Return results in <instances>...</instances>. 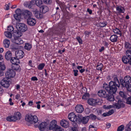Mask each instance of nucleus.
Masks as SVG:
<instances>
[{
    "mask_svg": "<svg viewBox=\"0 0 131 131\" xmlns=\"http://www.w3.org/2000/svg\"><path fill=\"white\" fill-rule=\"evenodd\" d=\"M112 78H113V81H111L108 84L105 83L103 84V88L106 91L101 90L98 92L100 96L106 98L107 100L110 101H113L115 100L113 94H115L117 91V87L119 88L121 85L117 75L112 74Z\"/></svg>",
    "mask_w": 131,
    "mask_h": 131,
    "instance_id": "obj_1",
    "label": "nucleus"
},
{
    "mask_svg": "<svg viewBox=\"0 0 131 131\" xmlns=\"http://www.w3.org/2000/svg\"><path fill=\"white\" fill-rule=\"evenodd\" d=\"M119 82L122 88L126 87L128 91H131V84H130L131 82V77L130 76H126L124 79L121 78Z\"/></svg>",
    "mask_w": 131,
    "mask_h": 131,
    "instance_id": "obj_2",
    "label": "nucleus"
},
{
    "mask_svg": "<svg viewBox=\"0 0 131 131\" xmlns=\"http://www.w3.org/2000/svg\"><path fill=\"white\" fill-rule=\"evenodd\" d=\"M50 121L49 120L46 119L45 120V121L42 122L40 124L39 123H38V124H34V127L35 128L38 127L39 130L41 131H43L46 128L49 124Z\"/></svg>",
    "mask_w": 131,
    "mask_h": 131,
    "instance_id": "obj_3",
    "label": "nucleus"
},
{
    "mask_svg": "<svg viewBox=\"0 0 131 131\" xmlns=\"http://www.w3.org/2000/svg\"><path fill=\"white\" fill-rule=\"evenodd\" d=\"M25 120L31 124H34L37 123L38 118L36 115H32L30 114H27L25 117Z\"/></svg>",
    "mask_w": 131,
    "mask_h": 131,
    "instance_id": "obj_4",
    "label": "nucleus"
},
{
    "mask_svg": "<svg viewBox=\"0 0 131 131\" xmlns=\"http://www.w3.org/2000/svg\"><path fill=\"white\" fill-rule=\"evenodd\" d=\"M116 99L118 100L117 103L114 104V106L116 107V108L119 109L121 108H124L125 106V104L123 103V100H121L120 96L119 95L117 96Z\"/></svg>",
    "mask_w": 131,
    "mask_h": 131,
    "instance_id": "obj_5",
    "label": "nucleus"
},
{
    "mask_svg": "<svg viewBox=\"0 0 131 131\" xmlns=\"http://www.w3.org/2000/svg\"><path fill=\"white\" fill-rule=\"evenodd\" d=\"M16 27L17 30L21 32H25L28 29L27 26L23 23H17Z\"/></svg>",
    "mask_w": 131,
    "mask_h": 131,
    "instance_id": "obj_6",
    "label": "nucleus"
},
{
    "mask_svg": "<svg viewBox=\"0 0 131 131\" xmlns=\"http://www.w3.org/2000/svg\"><path fill=\"white\" fill-rule=\"evenodd\" d=\"M15 75V72L10 68L7 69L5 73V77L7 78V79H10V78H14Z\"/></svg>",
    "mask_w": 131,
    "mask_h": 131,
    "instance_id": "obj_7",
    "label": "nucleus"
},
{
    "mask_svg": "<svg viewBox=\"0 0 131 131\" xmlns=\"http://www.w3.org/2000/svg\"><path fill=\"white\" fill-rule=\"evenodd\" d=\"M15 13L16 14L13 15L14 17L18 22H20L22 14V10L21 11L20 9L17 8L15 10Z\"/></svg>",
    "mask_w": 131,
    "mask_h": 131,
    "instance_id": "obj_8",
    "label": "nucleus"
},
{
    "mask_svg": "<svg viewBox=\"0 0 131 131\" xmlns=\"http://www.w3.org/2000/svg\"><path fill=\"white\" fill-rule=\"evenodd\" d=\"M22 14L21 17L23 16L25 19H27L32 16V13L27 10H22Z\"/></svg>",
    "mask_w": 131,
    "mask_h": 131,
    "instance_id": "obj_9",
    "label": "nucleus"
},
{
    "mask_svg": "<svg viewBox=\"0 0 131 131\" xmlns=\"http://www.w3.org/2000/svg\"><path fill=\"white\" fill-rule=\"evenodd\" d=\"M9 79H7V78L5 77L2 80L1 82V85L3 87L6 88H8L9 85V81L8 80Z\"/></svg>",
    "mask_w": 131,
    "mask_h": 131,
    "instance_id": "obj_10",
    "label": "nucleus"
},
{
    "mask_svg": "<svg viewBox=\"0 0 131 131\" xmlns=\"http://www.w3.org/2000/svg\"><path fill=\"white\" fill-rule=\"evenodd\" d=\"M68 119L71 122L75 124V121H77V115H75L74 112H72L70 113L68 115Z\"/></svg>",
    "mask_w": 131,
    "mask_h": 131,
    "instance_id": "obj_11",
    "label": "nucleus"
},
{
    "mask_svg": "<svg viewBox=\"0 0 131 131\" xmlns=\"http://www.w3.org/2000/svg\"><path fill=\"white\" fill-rule=\"evenodd\" d=\"M87 103L89 104L91 106H95L97 104L98 102L97 99L91 98L88 100Z\"/></svg>",
    "mask_w": 131,
    "mask_h": 131,
    "instance_id": "obj_12",
    "label": "nucleus"
},
{
    "mask_svg": "<svg viewBox=\"0 0 131 131\" xmlns=\"http://www.w3.org/2000/svg\"><path fill=\"white\" fill-rule=\"evenodd\" d=\"M27 23L29 25L33 26L35 25L36 21L35 19L30 17L27 19Z\"/></svg>",
    "mask_w": 131,
    "mask_h": 131,
    "instance_id": "obj_13",
    "label": "nucleus"
},
{
    "mask_svg": "<svg viewBox=\"0 0 131 131\" xmlns=\"http://www.w3.org/2000/svg\"><path fill=\"white\" fill-rule=\"evenodd\" d=\"M11 41L13 43L18 45L22 44L23 43V40L19 38L13 37L11 39Z\"/></svg>",
    "mask_w": 131,
    "mask_h": 131,
    "instance_id": "obj_14",
    "label": "nucleus"
},
{
    "mask_svg": "<svg viewBox=\"0 0 131 131\" xmlns=\"http://www.w3.org/2000/svg\"><path fill=\"white\" fill-rule=\"evenodd\" d=\"M34 14H35V17L38 19H41L43 18V15L41 14L40 11H38L37 9H36L33 12Z\"/></svg>",
    "mask_w": 131,
    "mask_h": 131,
    "instance_id": "obj_15",
    "label": "nucleus"
},
{
    "mask_svg": "<svg viewBox=\"0 0 131 131\" xmlns=\"http://www.w3.org/2000/svg\"><path fill=\"white\" fill-rule=\"evenodd\" d=\"M39 10L41 13L45 14L49 10L48 7L46 5H42L39 8Z\"/></svg>",
    "mask_w": 131,
    "mask_h": 131,
    "instance_id": "obj_16",
    "label": "nucleus"
},
{
    "mask_svg": "<svg viewBox=\"0 0 131 131\" xmlns=\"http://www.w3.org/2000/svg\"><path fill=\"white\" fill-rule=\"evenodd\" d=\"M122 62L125 64L128 63L131 65V58H129L127 56H124L122 58Z\"/></svg>",
    "mask_w": 131,
    "mask_h": 131,
    "instance_id": "obj_17",
    "label": "nucleus"
},
{
    "mask_svg": "<svg viewBox=\"0 0 131 131\" xmlns=\"http://www.w3.org/2000/svg\"><path fill=\"white\" fill-rule=\"evenodd\" d=\"M60 124L62 126L65 128L69 127V123L68 121L63 119L60 121Z\"/></svg>",
    "mask_w": 131,
    "mask_h": 131,
    "instance_id": "obj_18",
    "label": "nucleus"
},
{
    "mask_svg": "<svg viewBox=\"0 0 131 131\" xmlns=\"http://www.w3.org/2000/svg\"><path fill=\"white\" fill-rule=\"evenodd\" d=\"M75 110L77 113H81L84 110L83 107L81 105H77L75 107Z\"/></svg>",
    "mask_w": 131,
    "mask_h": 131,
    "instance_id": "obj_19",
    "label": "nucleus"
},
{
    "mask_svg": "<svg viewBox=\"0 0 131 131\" xmlns=\"http://www.w3.org/2000/svg\"><path fill=\"white\" fill-rule=\"evenodd\" d=\"M13 37L16 38H19L22 35V33L18 30H14L13 34Z\"/></svg>",
    "mask_w": 131,
    "mask_h": 131,
    "instance_id": "obj_20",
    "label": "nucleus"
},
{
    "mask_svg": "<svg viewBox=\"0 0 131 131\" xmlns=\"http://www.w3.org/2000/svg\"><path fill=\"white\" fill-rule=\"evenodd\" d=\"M5 57L7 60H9L12 57V54L10 51H7L5 54Z\"/></svg>",
    "mask_w": 131,
    "mask_h": 131,
    "instance_id": "obj_21",
    "label": "nucleus"
},
{
    "mask_svg": "<svg viewBox=\"0 0 131 131\" xmlns=\"http://www.w3.org/2000/svg\"><path fill=\"white\" fill-rule=\"evenodd\" d=\"M116 10L119 13H124L125 10L124 7H122V6H118L117 5H116Z\"/></svg>",
    "mask_w": 131,
    "mask_h": 131,
    "instance_id": "obj_22",
    "label": "nucleus"
},
{
    "mask_svg": "<svg viewBox=\"0 0 131 131\" xmlns=\"http://www.w3.org/2000/svg\"><path fill=\"white\" fill-rule=\"evenodd\" d=\"M15 56V57H12L9 60L10 62L14 65L18 64L17 63V60H19V58H17L18 56L16 55Z\"/></svg>",
    "mask_w": 131,
    "mask_h": 131,
    "instance_id": "obj_23",
    "label": "nucleus"
},
{
    "mask_svg": "<svg viewBox=\"0 0 131 131\" xmlns=\"http://www.w3.org/2000/svg\"><path fill=\"white\" fill-rule=\"evenodd\" d=\"M6 119L8 121L10 122H15L17 120L16 117L14 115L9 116L6 118Z\"/></svg>",
    "mask_w": 131,
    "mask_h": 131,
    "instance_id": "obj_24",
    "label": "nucleus"
},
{
    "mask_svg": "<svg viewBox=\"0 0 131 131\" xmlns=\"http://www.w3.org/2000/svg\"><path fill=\"white\" fill-rule=\"evenodd\" d=\"M89 120V118L88 116H85L82 117V119L80 120V122L83 124H86L88 123Z\"/></svg>",
    "mask_w": 131,
    "mask_h": 131,
    "instance_id": "obj_25",
    "label": "nucleus"
},
{
    "mask_svg": "<svg viewBox=\"0 0 131 131\" xmlns=\"http://www.w3.org/2000/svg\"><path fill=\"white\" fill-rule=\"evenodd\" d=\"M59 5L62 11H67L66 10L67 7L64 2H60L59 3Z\"/></svg>",
    "mask_w": 131,
    "mask_h": 131,
    "instance_id": "obj_26",
    "label": "nucleus"
},
{
    "mask_svg": "<svg viewBox=\"0 0 131 131\" xmlns=\"http://www.w3.org/2000/svg\"><path fill=\"white\" fill-rule=\"evenodd\" d=\"M15 56L17 54L19 56L20 58H22L24 56V52L21 50H18L15 52Z\"/></svg>",
    "mask_w": 131,
    "mask_h": 131,
    "instance_id": "obj_27",
    "label": "nucleus"
},
{
    "mask_svg": "<svg viewBox=\"0 0 131 131\" xmlns=\"http://www.w3.org/2000/svg\"><path fill=\"white\" fill-rule=\"evenodd\" d=\"M4 46L6 48H7L9 46L10 42L9 40L7 39H5L3 42Z\"/></svg>",
    "mask_w": 131,
    "mask_h": 131,
    "instance_id": "obj_28",
    "label": "nucleus"
},
{
    "mask_svg": "<svg viewBox=\"0 0 131 131\" xmlns=\"http://www.w3.org/2000/svg\"><path fill=\"white\" fill-rule=\"evenodd\" d=\"M14 115L16 117L17 120L20 119L21 117V114L19 112H15Z\"/></svg>",
    "mask_w": 131,
    "mask_h": 131,
    "instance_id": "obj_29",
    "label": "nucleus"
},
{
    "mask_svg": "<svg viewBox=\"0 0 131 131\" xmlns=\"http://www.w3.org/2000/svg\"><path fill=\"white\" fill-rule=\"evenodd\" d=\"M119 94L120 96L123 98L122 100L124 102V100H126L127 98V95L124 93L122 91H120Z\"/></svg>",
    "mask_w": 131,
    "mask_h": 131,
    "instance_id": "obj_30",
    "label": "nucleus"
},
{
    "mask_svg": "<svg viewBox=\"0 0 131 131\" xmlns=\"http://www.w3.org/2000/svg\"><path fill=\"white\" fill-rule=\"evenodd\" d=\"M24 47L25 49L29 51L32 48V45L29 43H26L25 44Z\"/></svg>",
    "mask_w": 131,
    "mask_h": 131,
    "instance_id": "obj_31",
    "label": "nucleus"
},
{
    "mask_svg": "<svg viewBox=\"0 0 131 131\" xmlns=\"http://www.w3.org/2000/svg\"><path fill=\"white\" fill-rule=\"evenodd\" d=\"M14 65L16 66V67L15 68L14 67H12V69L13 70H14L16 71L18 70L19 72H20L21 69V67L18 64Z\"/></svg>",
    "mask_w": 131,
    "mask_h": 131,
    "instance_id": "obj_32",
    "label": "nucleus"
},
{
    "mask_svg": "<svg viewBox=\"0 0 131 131\" xmlns=\"http://www.w3.org/2000/svg\"><path fill=\"white\" fill-rule=\"evenodd\" d=\"M4 34L5 36L8 38H13L12 37V34L11 32L9 31H5L4 32Z\"/></svg>",
    "mask_w": 131,
    "mask_h": 131,
    "instance_id": "obj_33",
    "label": "nucleus"
},
{
    "mask_svg": "<svg viewBox=\"0 0 131 131\" xmlns=\"http://www.w3.org/2000/svg\"><path fill=\"white\" fill-rule=\"evenodd\" d=\"M125 131H131V121H130L125 127Z\"/></svg>",
    "mask_w": 131,
    "mask_h": 131,
    "instance_id": "obj_34",
    "label": "nucleus"
},
{
    "mask_svg": "<svg viewBox=\"0 0 131 131\" xmlns=\"http://www.w3.org/2000/svg\"><path fill=\"white\" fill-rule=\"evenodd\" d=\"M117 36H116V37H115L111 36L110 38V40L112 42H117Z\"/></svg>",
    "mask_w": 131,
    "mask_h": 131,
    "instance_id": "obj_35",
    "label": "nucleus"
},
{
    "mask_svg": "<svg viewBox=\"0 0 131 131\" xmlns=\"http://www.w3.org/2000/svg\"><path fill=\"white\" fill-rule=\"evenodd\" d=\"M43 2L42 0H36V5L39 8L40 7L43 5Z\"/></svg>",
    "mask_w": 131,
    "mask_h": 131,
    "instance_id": "obj_36",
    "label": "nucleus"
},
{
    "mask_svg": "<svg viewBox=\"0 0 131 131\" xmlns=\"http://www.w3.org/2000/svg\"><path fill=\"white\" fill-rule=\"evenodd\" d=\"M90 96V94L89 93H86V92L84 93V95L82 97V99L84 100H85L87 99V98Z\"/></svg>",
    "mask_w": 131,
    "mask_h": 131,
    "instance_id": "obj_37",
    "label": "nucleus"
},
{
    "mask_svg": "<svg viewBox=\"0 0 131 131\" xmlns=\"http://www.w3.org/2000/svg\"><path fill=\"white\" fill-rule=\"evenodd\" d=\"M125 47L128 50H130L131 48V44L129 42L125 41L124 43Z\"/></svg>",
    "mask_w": 131,
    "mask_h": 131,
    "instance_id": "obj_38",
    "label": "nucleus"
},
{
    "mask_svg": "<svg viewBox=\"0 0 131 131\" xmlns=\"http://www.w3.org/2000/svg\"><path fill=\"white\" fill-rule=\"evenodd\" d=\"M82 115H80L78 114V115H77V121H75V123L76 124V123H78V124H80L81 123V122L80 121V120L82 119Z\"/></svg>",
    "mask_w": 131,
    "mask_h": 131,
    "instance_id": "obj_39",
    "label": "nucleus"
},
{
    "mask_svg": "<svg viewBox=\"0 0 131 131\" xmlns=\"http://www.w3.org/2000/svg\"><path fill=\"white\" fill-rule=\"evenodd\" d=\"M103 66V65L102 63H98L96 66V69L97 70L101 71Z\"/></svg>",
    "mask_w": 131,
    "mask_h": 131,
    "instance_id": "obj_40",
    "label": "nucleus"
},
{
    "mask_svg": "<svg viewBox=\"0 0 131 131\" xmlns=\"http://www.w3.org/2000/svg\"><path fill=\"white\" fill-rule=\"evenodd\" d=\"M88 117H89V119H91L93 120H95L97 118L96 116L93 114L90 115L88 116Z\"/></svg>",
    "mask_w": 131,
    "mask_h": 131,
    "instance_id": "obj_41",
    "label": "nucleus"
},
{
    "mask_svg": "<svg viewBox=\"0 0 131 131\" xmlns=\"http://www.w3.org/2000/svg\"><path fill=\"white\" fill-rule=\"evenodd\" d=\"M45 66V64L42 63L39 64L37 67V68L39 70H42Z\"/></svg>",
    "mask_w": 131,
    "mask_h": 131,
    "instance_id": "obj_42",
    "label": "nucleus"
},
{
    "mask_svg": "<svg viewBox=\"0 0 131 131\" xmlns=\"http://www.w3.org/2000/svg\"><path fill=\"white\" fill-rule=\"evenodd\" d=\"M124 126L123 125H121L118 127L117 131H122L124 129Z\"/></svg>",
    "mask_w": 131,
    "mask_h": 131,
    "instance_id": "obj_43",
    "label": "nucleus"
},
{
    "mask_svg": "<svg viewBox=\"0 0 131 131\" xmlns=\"http://www.w3.org/2000/svg\"><path fill=\"white\" fill-rule=\"evenodd\" d=\"M126 100V103L131 105V96L127 98Z\"/></svg>",
    "mask_w": 131,
    "mask_h": 131,
    "instance_id": "obj_44",
    "label": "nucleus"
},
{
    "mask_svg": "<svg viewBox=\"0 0 131 131\" xmlns=\"http://www.w3.org/2000/svg\"><path fill=\"white\" fill-rule=\"evenodd\" d=\"M78 42L80 44H82V40L81 38L79 36H77L76 38Z\"/></svg>",
    "mask_w": 131,
    "mask_h": 131,
    "instance_id": "obj_45",
    "label": "nucleus"
},
{
    "mask_svg": "<svg viewBox=\"0 0 131 131\" xmlns=\"http://www.w3.org/2000/svg\"><path fill=\"white\" fill-rule=\"evenodd\" d=\"M43 2L45 4L50 5L51 3L52 0H43Z\"/></svg>",
    "mask_w": 131,
    "mask_h": 131,
    "instance_id": "obj_46",
    "label": "nucleus"
},
{
    "mask_svg": "<svg viewBox=\"0 0 131 131\" xmlns=\"http://www.w3.org/2000/svg\"><path fill=\"white\" fill-rule=\"evenodd\" d=\"M126 54L128 57L131 58V51L130 50H128L126 51Z\"/></svg>",
    "mask_w": 131,
    "mask_h": 131,
    "instance_id": "obj_47",
    "label": "nucleus"
},
{
    "mask_svg": "<svg viewBox=\"0 0 131 131\" xmlns=\"http://www.w3.org/2000/svg\"><path fill=\"white\" fill-rule=\"evenodd\" d=\"M24 5L25 6L28 7L29 8H31V6H30V3L29 2H25L24 3Z\"/></svg>",
    "mask_w": 131,
    "mask_h": 131,
    "instance_id": "obj_48",
    "label": "nucleus"
},
{
    "mask_svg": "<svg viewBox=\"0 0 131 131\" xmlns=\"http://www.w3.org/2000/svg\"><path fill=\"white\" fill-rule=\"evenodd\" d=\"M2 62H0V69L2 70H4L6 68V67L5 64H2Z\"/></svg>",
    "mask_w": 131,
    "mask_h": 131,
    "instance_id": "obj_49",
    "label": "nucleus"
},
{
    "mask_svg": "<svg viewBox=\"0 0 131 131\" xmlns=\"http://www.w3.org/2000/svg\"><path fill=\"white\" fill-rule=\"evenodd\" d=\"M8 30L9 31V32H11L13 31H14V28L12 26H8L7 27Z\"/></svg>",
    "mask_w": 131,
    "mask_h": 131,
    "instance_id": "obj_50",
    "label": "nucleus"
},
{
    "mask_svg": "<svg viewBox=\"0 0 131 131\" xmlns=\"http://www.w3.org/2000/svg\"><path fill=\"white\" fill-rule=\"evenodd\" d=\"M29 2L30 4V6L31 7H32L35 4H36V0H31L30 2Z\"/></svg>",
    "mask_w": 131,
    "mask_h": 131,
    "instance_id": "obj_51",
    "label": "nucleus"
},
{
    "mask_svg": "<svg viewBox=\"0 0 131 131\" xmlns=\"http://www.w3.org/2000/svg\"><path fill=\"white\" fill-rule=\"evenodd\" d=\"M112 107H113L111 105H109L108 106H107L106 105H104L103 106V108L105 109H109Z\"/></svg>",
    "mask_w": 131,
    "mask_h": 131,
    "instance_id": "obj_52",
    "label": "nucleus"
},
{
    "mask_svg": "<svg viewBox=\"0 0 131 131\" xmlns=\"http://www.w3.org/2000/svg\"><path fill=\"white\" fill-rule=\"evenodd\" d=\"M100 23L102 24L103 25H100V27L101 28H103L105 27L107 25V22L106 21H105L103 22H100Z\"/></svg>",
    "mask_w": 131,
    "mask_h": 131,
    "instance_id": "obj_53",
    "label": "nucleus"
},
{
    "mask_svg": "<svg viewBox=\"0 0 131 131\" xmlns=\"http://www.w3.org/2000/svg\"><path fill=\"white\" fill-rule=\"evenodd\" d=\"M73 71L74 72V75L75 77H76L78 75V70H74Z\"/></svg>",
    "mask_w": 131,
    "mask_h": 131,
    "instance_id": "obj_54",
    "label": "nucleus"
},
{
    "mask_svg": "<svg viewBox=\"0 0 131 131\" xmlns=\"http://www.w3.org/2000/svg\"><path fill=\"white\" fill-rule=\"evenodd\" d=\"M114 110L113 109H112L109 111L107 112L108 116L110 115L113 114L114 113Z\"/></svg>",
    "mask_w": 131,
    "mask_h": 131,
    "instance_id": "obj_55",
    "label": "nucleus"
},
{
    "mask_svg": "<svg viewBox=\"0 0 131 131\" xmlns=\"http://www.w3.org/2000/svg\"><path fill=\"white\" fill-rule=\"evenodd\" d=\"M91 32H88L87 31H86L84 32V34H85V36H88L90 34H91Z\"/></svg>",
    "mask_w": 131,
    "mask_h": 131,
    "instance_id": "obj_56",
    "label": "nucleus"
},
{
    "mask_svg": "<svg viewBox=\"0 0 131 131\" xmlns=\"http://www.w3.org/2000/svg\"><path fill=\"white\" fill-rule=\"evenodd\" d=\"M31 80L33 81H37L38 80V79L36 77H33L31 78Z\"/></svg>",
    "mask_w": 131,
    "mask_h": 131,
    "instance_id": "obj_57",
    "label": "nucleus"
},
{
    "mask_svg": "<svg viewBox=\"0 0 131 131\" xmlns=\"http://www.w3.org/2000/svg\"><path fill=\"white\" fill-rule=\"evenodd\" d=\"M10 48L12 49H18L17 48H16L15 45H11Z\"/></svg>",
    "mask_w": 131,
    "mask_h": 131,
    "instance_id": "obj_58",
    "label": "nucleus"
},
{
    "mask_svg": "<svg viewBox=\"0 0 131 131\" xmlns=\"http://www.w3.org/2000/svg\"><path fill=\"white\" fill-rule=\"evenodd\" d=\"M87 12H88L89 14L90 15H91L92 13V10L89 8H88L87 9Z\"/></svg>",
    "mask_w": 131,
    "mask_h": 131,
    "instance_id": "obj_59",
    "label": "nucleus"
},
{
    "mask_svg": "<svg viewBox=\"0 0 131 131\" xmlns=\"http://www.w3.org/2000/svg\"><path fill=\"white\" fill-rule=\"evenodd\" d=\"M82 92L83 93H85V91L86 92V91H87V89L86 88V87H82Z\"/></svg>",
    "mask_w": 131,
    "mask_h": 131,
    "instance_id": "obj_60",
    "label": "nucleus"
},
{
    "mask_svg": "<svg viewBox=\"0 0 131 131\" xmlns=\"http://www.w3.org/2000/svg\"><path fill=\"white\" fill-rule=\"evenodd\" d=\"M113 31L115 33H116V34H119V32H118V31L117 29H116V28H115V29H113Z\"/></svg>",
    "mask_w": 131,
    "mask_h": 131,
    "instance_id": "obj_61",
    "label": "nucleus"
},
{
    "mask_svg": "<svg viewBox=\"0 0 131 131\" xmlns=\"http://www.w3.org/2000/svg\"><path fill=\"white\" fill-rule=\"evenodd\" d=\"M111 124L110 123H107L106 124V126L108 128H110L111 126Z\"/></svg>",
    "mask_w": 131,
    "mask_h": 131,
    "instance_id": "obj_62",
    "label": "nucleus"
},
{
    "mask_svg": "<svg viewBox=\"0 0 131 131\" xmlns=\"http://www.w3.org/2000/svg\"><path fill=\"white\" fill-rule=\"evenodd\" d=\"M105 49L104 47H102L101 49H99V51L100 52H102V51H104Z\"/></svg>",
    "mask_w": 131,
    "mask_h": 131,
    "instance_id": "obj_63",
    "label": "nucleus"
},
{
    "mask_svg": "<svg viewBox=\"0 0 131 131\" xmlns=\"http://www.w3.org/2000/svg\"><path fill=\"white\" fill-rule=\"evenodd\" d=\"M106 79L108 81L111 80L112 79L111 78V77L110 75H108L106 77Z\"/></svg>",
    "mask_w": 131,
    "mask_h": 131,
    "instance_id": "obj_64",
    "label": "nucleus"
}]
</instances>
